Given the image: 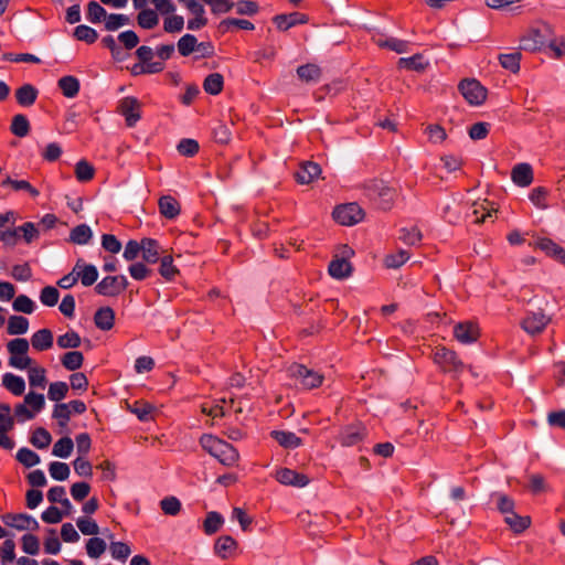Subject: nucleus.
Returning a JSON list of instances; mask_svg holds the SVG:
<instances>
[{"label": "nucleus", "mask_w": 565, "mask_h": 565, "mask_svg": "<svg viewBox=\"0 0 565 565\" xmlns=\"http://www.w3.org/2000/svg\"><path fill=\"white\" fill-rule=\"evenodd\" d=\"M119 113L125 117L126 125L134 127L141 118V104L135 97H125L119 103Z\"/></svg>", "instance_id": "9"}, {"label": "nucleus", "mask_w": 565, "mask_h": 565, "mask_svg": "<svg viewBox=\"0 0 565 565\" xmlns=\"http://www.w3.org/2000/svg\"><path fill=\"white\" fill-rule=\"evenodd\" d=\"M433 360L446 373L459 374L463 370V363L459 360L457 353L446 347H436Z\"/></svg>", "instance_id": "3"}, {"label": "nucleus", "mask_w": 565, "mask_h": 565, "mask_svg": "<svg viewBox=\"0 0 565 565\" xmlns=\"http://www.w3.org/2000/svg\"><path fill=\"white\" fill-rule=\"evenodd\" d=\"M458 88L470 105H481L487 98V89L476 79H463Z\"/></svg>", "instance_id": "7"}, {"label": "nucleus", "mask_w": 565, "mask_h": 565, "mask_svg": "<svg viewBox=\"0 0 565 565\" xmlns=\"http://www.w3.org/2000/svg\"><path fill=\"white\" fill-rule=\"evenodd\" d=\"M232 26H236V28H239L242 30H253L254 29V24L248 21V20H245V19H225L223 21L220 22L218 24V30L223 33L225 32H228Z\"/></svg>", "instance_id": "47"}, {"label": "nucleus", "mask_w": 565, "mask_h": 565, "mask_svg": "<svg viewBox=\"0 0 565 565\" xmlns=\"http://www.w3.org/2000/svg\"><path fill=\"white\" fill-rule=\"evenodd\" d=\"M95 173L94 167L86 160H81L76 163L75 175L81 182H87L93 179Z\"/></svg>", "instance_id": "51"}, {"label": "nucleus", "mask_w": 565, "mask_h": 565, "mask_svg": "<svg viewBox=\"0 0 565 565\" xmlns=\"http://www.w3.org/2000/svg\"><path fill=\"white\" fill-rule=\"evenodd\" d=\"M550 28L544 25L542 29H532L521 38V47L527 51H536L545 44V32Z\"/></svg>", "instance_id": "17"}, {"label": "nucleus", "mask_w": 565, "mask_h": 565, "mask_svg": "<svg viewBox=\"0 0 565 565\" xmlns=\"http://www.w3.org/2000/svg\"><path fill=\"white\" fill-rule=\"evenodd\" d=\"M28 370L30 385L44 388L46 383L45 369L42 366H31Z\"/></svg>", "instance_id": "52"}, {"label": "nucleus", "mask_w": 565, "mask_h": 565, "mask_svg": "<svg viewBox=\"0 0 565 565\" xmlns=\"http://www.w3.org/2000/svg\"><path fill=\"white\" fill-rule=\"evenodd\" d=\"M52 441L50 433L45 428H36L31 437V444L39 448L44 449L49 447Z\"/></svg>", "instance_id": "53"}, {"label": "nucleus", "mask_w": 565, "mask_h": 565, "mask_svg": "<svg viewBox=\"0 0 565 565\" xmlns=\"http://www.w3.org/2000/svg\"><path fill=\"white\" fill-rule=\"evenodd\" d=\"M61 362L66 370L75 371L83 365L84 356L79 351H70L62 356Z\"/></svg>", "instance_id": "40"}, {"label": "nucleus", "mask_w": 565, "mask_h": 565, "mask_svg": "<svg viewBox=\"0 0 565 565\" xmlns=\"http://www.w3.org/2000/svg\"><path fill=\"white\" fill-rule=\"evenodd\" d=\"M78 280L85 287L92 286L98 278V270L94 265H86L82 259H78L74 266Z\"/></svg>", "instance_id": "20"}, {"label": "nucleus", "mask_w": 565, "mask_h": 565, "mask_svg": "<svg viewBox=\"0 0 565 565\" xmlns=\"http://www.w3.org/2000/svg\"><path fill=\"white\" fill-rule=\"evenodd\" d=\"M73 467L75 472L81 477L90 478L93 476V466L84 456L77 457L73 461Z\"/></svg>", "instance_id": "64"}, {"label": "nucleus", "mask_w": 565, "mask_h": 565, "mask_svg": "<svg viewBox=\"0 0 565 565\" xmlns=\"http://www.w3.org/2000/svg\"><path fill=\"white\" fill-rule=\"evenodd\" d=\"M87 19L92 23H98L103 19L106 21L107 12L98 2L90 1L87 6Z\"/></svg>", "instance_id": "56"}, {"label": "nucleus", "mask_w": 565, "mask_h": 565, "mask_svg": "<svg viewBox=\"0 0 565 565\" xmlns=\"http://www.w3.org/2000/svg\"><path fill=\"white\" fill-rule=\"evenodd\" d=\"M93 236L92 230L86 224H81L75 226L70 234V239L72 243L77 245L87 244Z\"/></svg>", "instance_id": "37"}, {"label": "nucleus", "mask_w": 565, "mask_h": 565, "mask_svg": "<svg viewBox=\"0 0 565 565\" xmlns=\"http://www.w3.org/2000/svg\"><path fill=\"white\" fill-rule=\"evenodd\" d=\"M160 213L167 218H174L180 214V204L171 195H163L159 199Z\"/></svg>", "instance_id": "28"}, {"label": "nucleus", "mask_w": 565, "mask_h": 565, "mask_svg": "<svg viewBox=\"0 0 565 565\" xmlns=\"http://www.w3.org/2000/svg\"><path fill=\"white\" fill-rule=\"evenodd\" d=\"M332 215L339 224L352 226L364 218V211L356 203H348L337 206Z\"/></svg>", "instance_id": "4"}, {"label": "nucleus", "mask_w": 565, "mask_h": 565, "mask_svg": "<svg viewBox=\"0 0 565 565\" xmlns=\"http://www.w3.org/2000/svg\"><path fill=\"white\" fill-rule=\"evenodd\" d=\"M159 273L167 280L174 279L179 274L178 268L173 265V258L171 255L161 257Z\"/></svg>", "instance_id": "43"}, {"label": "nucleus", "mask_w": 565, "mask_h": 565, "mask_svg": "<svg viewBox=\"0 0 565 565\" xmlns=\"http://www.w3.org/2000/svg\"><path fill=\"white\" fill-rule=\"evenodd\" d=\"M297 75L303 83H317L320 81L322 71L317 64H305L297 68Z\"/></svg>", "instance_id": "26"}, {"label": "nucleus", "mask_w": 565, "mask_h": 565, "mask_svg": "<svg viewBox=\"0 0 565 565\" xmlns=\"http://www.w3.org/2000/svg\"><path fill=\"white\" fill-rule=\"evenodd\" d=\"M276 480L284 486L303 488L309 483V478L289 468H280L276 471Z\"/></svg>", "instance_id": "15"}, {"label": "nucleus", "mask_w": 565, "mask_h": 565, "mask_svg": "<svg viewBox=\"0 0 565 565\" xmlns=\"http://www.w3.org/2000/svg\"><path fill=\"white\" fill-rule=\"evenodd\" d=\"M74 36L78 41H84V42L90 44L97 40L98 34L93 28L82 24V25H78L75 28Z\"/></svg>", "instance_id": "57"}, {"label": "nucleus", "mask_w": 565, "mask_h": 565, "mask_svg": "<svg viewBox=\"0 0 565 565\" xmlns=\"http://www.w3.org/2000/svg\"><path fill=\"white\" fill-rule=\"evenodd\" d=\"M224 78L220 73L207 75L203 82L204 90L210 95H218L223 90Z\"/></svg>", "instance_id": "34"}, {"label": "nucleus", "mask_w": 565, "mask_h": 565, "mask_svg": "<svg viewBox=\"0 0 565 565\" xmlns=\"http://www.w3.org/2000/svg\"><path fill=\"white\" fill-rule=\"evenodd\" d=\"M31 344L36 351H46L53 347V333L50 329H41L31 337Z\"/></svg>", "instance_id": "25"}, {"label": "nucleus", "mask_w": 565, "mask_h": 565, "mask_svg": "<svg viewBox=\"0 0 565 565\" xmlns=\"http://www.w3.org/2000/svg\"><path fill=\"white\" fill-rule=\"evenodd\" d=\"M238 543L231 535L220 536L214 544V553L222 559H227L236 554Z\"/></svg>", "instance_id": "19"}, {"label": "nucleus", "mask_w": 565, "mask_h": 565, "mask_svg": "<svg viewBox=\"0 0 565 565\" xmlns=\"http://www.w3.org/2000/svg\"><path fill=\"white\" fill-rule=\"evenodd\" d=\"M321 174V168L318 163L312 161L302 162L299 169L295 172L296 181L299 184H310Z\"/></svg>", "instance_id": "18"}, {"label": "nucleus", "mask_w": 565, "mask_h": 565, "mask_svg": "<svg viewBox=\"0 0 565 565\" xmlns=\"http://www.w3.org/2000/svg\"><path fill=\"white\" fill-rule=\"evenodd\" d=\"M50 475L53 479L63 481L70 477V467L65 462L53 461L49 467Z\"/></svg>", "instance_id": "55"}, {"label": "nucleus", "mask_w": 565, "mask_h": 565, "mask_svg": "<svg viewBox=\"0 0 565 565\" xmlns=\"http://www.w3.org/2000/svg\"><path fill=\"white\" fill-rule=\"evenodd\" d=\"M130 24L129 17L125 14H109L105 21V28L107 31H116L121 26Z\"/></svg>", "instance_id": "58"}, {"label": "nucleus", "mask_w": 565, "mask_h": 565, "mask_svg": "<svg viewBox=\"0 0 565 565\" xmlns=\"http://www.w3.org/2000/svg\"><path fill=\"white\" fill-rule=\"evenodd\" d=\"M137 23L142 29H153L159 23V15L156 10L143 9L137 15Z\"/></svg>", "instance_id": "36"}, {"label": "nucleus", "mask_w": 565, "mask_h": 565, "mask_svg": "<svg viewBox=\"0 0 565 565\" xmlns=\"http://www.w3.org/2000/svg\"><path fill=\"white\" fill-rule=\"evenodd\" d=\"M60 292L55 287L46 286L41 290L40 300L44 306L53 307L57 303Z\"/></svg>", "instance_id": "62"}, {"label": "nucleus", "mask_w": 565, "mask_h": 565, "mask_svg": "<svg viewBox=\"0 0 565 565\" xmlns=\"http://www.w3.org/2000/svg\"><path fill=\"white\" fill-rule=\"evenodd\" d=\"M11 131L17 137H25L30 131V124L24 115H15L12 119Z\"/></svg>", "instance_id": "49"}, {"label": "nucleus", "mask_w": 565, "mask_h": 565, "mask_svg": "<svg viewBox=\"0 0 565 565\" xmlns=\"http://www.w3.org/2000/svg\"><path fill=\"white\" fill-rule=\"evenodd\" d=\"M57 85L63 95L67 98L75 97L79 92V81L72 75L61 77Z\"/></svg>", "instance_id": "31"}, {"label": "nucleus", "mask_w": 565, "mask_h": 565, "mask_svg": "<svg viewBox=\"0 0 565 565\" xmlns=\"http://www.w3.org/2000/svg\"><path fill=\"white\" fill-rule=\"evenodd\" d=\"M504 521L514 533H521V532L525 531L531 524L530 516H527V515L522 516V515L516 514L515 512L510 513L507 516H504Z\"/></svg>", "instance_id": "35"}, {"label": "nucleus", "mask_w": 565, "mask_h": 565, "mask_svg": "<svg viewBox=\"0 0 565 565\" xmlns=\"http://www.w3.org/2000/svg\"><path fill=\"white\" fill-rule=\"evenodd\" d=\"M521 57L522 54L518 51H514L511 53L500 54L499 62L504 70L510 71L513 74H516L520 71Z\"/></svg>", "instance_id": "33"}, {"label": "nucleus", "mask_w": 565, "mask_h": 565, "mask_svg": "<svg viewBox=\"0 0 565 565\" xmlns=\"http://www.w3.org/2000/svg\"><path fill=\"white\" fill-rule=\"evenodd\" d=\"M2 521L6 525L19 531H36L40 526L33 516L24 513H7L2 515Z\"/></svg>", "instance_id": "11"}, {"label": "nucleus", "mask_w": 565, "mask_h": 565, "mask_svg": "<svg viewBox=\"0 0 565 565\" xmlns=\"http://www.w3.org/2000/svg\"><path fill=\"white\" fill-rule=\"evenodd\" d=\"M7 348L10 355H26L30 344L26 339L15 338L8 343Z\"/></svg>", "instance_id": "61"}, {"label": "nucleus", "mask_w": 565, "mask_h": 565, "mask_svg": "<svg viewBox=\"0 0 565 565\" xmlns=\"http://www.w3.org/2000/svg\"><path fill=\"white\" fill-rule=\"evenodd\" d=\"M2 385L17 396L22 395L25 390L24 380L12 373H6L3 375Z\"/></svg>", "instance_id": "32"}, {"label": "nucleus", "mask_w": 565, "mask_h": 565, "mask_svg": "<svg viewBox=\"0 0 565 565\" xmlns=\"http://www.w3.org/2000/svg\"><path fill=\"white\" fill-rule=\"evenodd\" d=\"M141 254L145 262L154 264L160 256V247L157 241L152 238L141 239Z\"/></svg>", "instance_id": "27"}, {"label": "nucleus", "mask_w": 565, "mask_h": 565, "mask_svg": "<svg viewBox=\"0 0 565 565\" xmlns=\"http://www.w3.org/2000/svg\"><path fill=\"white\" fill-rule=\"evenodd\" d=\"M95 326L104 331H108L115 323V311L110 307L99 308L94 316Z\"/></svg>", "instance_id": "23"}, {"label": "nucleus", "mask_w": 565, "mask_h": 565, "mask_svg": "<svg viewBox=\"0 0 565 565\" xmlns=\"http://www.w3.org/2000/svg\"><path fill=\"white\" fill-rule=\"evenodd\" d=\"M367 194L383 210L390 209L395 198V191L383 181H372L367 185Z\"/></svg>", "instance_id": "5"}, {"label": "nucleus", "mask_w": 565, "mask_h": 565, "mask_svg": "<svg viewBox=\"0 0 565 565\" xmlns=\"http://www.w3.org/2000/svg\"><path fill=\"white\" fill-rule=\"evenodd\" d=\"M398 66L407 70L422 72L428 66L422 54H415L411 57H402L398 60Z\"/></svg>", "instance_id": "39"}, {"label": "nucleus", "mask_w": 565, "mask_h": 565, "mask_svg": "<svg viewBox=\"0 0 565 565\" xmlns=\"http://www.w3.org/2000/svg\"><path fill=\"white\" fill-rule=\"evenodd\" d=\"M531 245L541 249L556 262L565 264V249L551 238L539 237Z\"/></svg>", "instance_id": "14"}, {"label": "nucleus", "mask_w": 565, "mask_h": 565, "mask_svg": "<svg viewBox=\"0 0 565 565\" xmlns=\"http://www.w3.org/2000/svg\"><path fill=\"white\" fill-rule=\"evenodd\" d=\"M200 444L204 450L224 466H235L239 459L238 451L231 444L214 436L203 435L200 439Z\"/></svg>", "instance_id": "1"}, {"label": "nucleus", "mask_w": 565, "mask_h": 565, "mask_svg": "<svg viewBox=\"0 0 565 565\" xmlns=\"http://www.w3.org/2000/svg\"><path fill=\"white\" fill-rule=\"evenodd\" d=\"M513 182L520 186H527L533 181V171L529 163L516 164L511 172Z\"/></svg>", "instance_id": "21"}, {"label": "nucleus", "mask_w": 565, "mask_h": 565, "mask_svg": "<svg viewBox=\"0 0 565 565\" xmlns=\"http://www.w3.org/2000/svg\"><path fill=\"white\" fill-rule=\"evenodd\" d=\"M196 38L192 34H185L178 41V50L182 56H188L194 52L196 46Z\"/></svg>", "instance_id": "59"}, {"label": "nucleus", "mask_w": 565, "mask_h": 565, "mask_svg": "<svg viewBox=\"0 0 565 565\" xmlns=\"http://www.w3.org/2000/svg\"><path fill=\"white\" fill-rule=\"evenodd\" d=\"M128 280L124 275L106 276L95 287L97 294L107 297H115L126 290Z\"/></svg>", "instance_id": "6"}, {"label": "nucleus", "mask_w": 565, "mask_h": 565, "mask_svg": "<svg viewBox=\"0 0 565 565\" xmlns=\"http://www.w3.org/2000/svg\"><path fill=\"white\" fill-rule=\"evenodd\" d=\"M425 134L429 141L435 145L444 142L447 138L446 130L439 125H428L425 128Z\"/></svg>", "instance_id": "60"}, {"label": "nucleus", "mask_w": 565, "mask_h": 565, "mask_svg": "<svg viewBox=\"0 0 565 565\" xmlns=\"http://www.w3.org/2000/svg\"><path fill=\"white\" fill-rule=\"evenodd\" d=\"M497 209L493 203L488 200L476 201L472 204V215L475 216L473 222L477 224L486 222L487 217H491L492 213H495Z\"/></svg>", "instance_id": "22"}, {"label": "nucleus", "mask_w": 565, "mask_h": 565, "mask_svg": "<svg viewBox=\"0 0 565 565\" xmlns=\"http://www.w3.org/2000/svg\"><path fill=\"white\" fill-rule=\"evenodd\" d=\"M38 89L31 84H24L15 90L17 102L21 106H31L35 103Z\"/></svg>", "instance_id": "30"}, {"label": "nucleus", "mask_w": 565, "mask_h": 565, "mask_svg": "<svg viewBox=\"0 0 565 565\" xmlns=\"http://www.w3.org/2000/svg\"><path fill=\"white\" fill-rule=\"evenodd\" d=\"M399 233V239L408 246L418 245L423 238L422 232L415 226L402 228Z\"/></svg>", "instance_id": "48"}, {"label": "nucleus", "mask_w": 565, "mask_h": 565, "mask_svg": "<svg viewBox=\"0 0 565 565\" xmlns=\"http://www.w3.org/2000/svg\"><path fill=\"white\" fill-rule=\"evenodd\" d=\"M366 436V428L362 423H354L345 426L339 436V439L344 447H350L359 444Z\"/></svg>", "instance_id": "12"}, {"label": "nucleus", "mask_w": 565, "mask_h": 565, "mask_svg": "<svg viewBox=\"0 0 565 565\" xmlns=\"http://www.w3.org/2000/svg\"><path fill=\"white\" fill-rule=\"evenodd\" d=\"M373 41L375 42V44L377 46L390 49L396 53H404L407 51V47H408L407 41L398 40L395 38H388V39L373 38Z\"/></svg>", "instance_id": "38"}, {"label": "nucleus", "mask_w": 565, "mask_h": 565, "mask_svg": "<svg viewBox=\"0 0 565 565\" xmlns=\"http://www.w3.org/2000/svg\"><path fill=\"white\" fill-rule=\"evenodd\" d=\"M194 17L188 21V29L200 30L207 24L205 9L198 0H178Z\"/></svg>", "instance_id": "10"}, {"label": "nucleus", "mask_w": 565, "mask_h": 565, "mask_svg": "<svg viewBox=\"0 0 565 565\" xmlns=\"http://www.w3.org/2000/svg\"><path fill=\"white\" fill-rule=\"evenodd\" d=\"M411 255L407 250L399 249L396 253L390 254L384 258V264L387 268L396 269L404 265Z\"/></svg>", "instance_id": "45"}, {"label": "nucleus", "mask_w": 565, "mask_h": 565, "mask_svg": "<svg viewBox=\"0 0 565 565\" xmlns=\"http://www.w3.org/2000/svg\"><path fill=\"white\" fill-rule=\"evenodd\" d=\"M343 257H335L331 260L328 271L331 277L335 279H345L352 274V265L348 257L353 255V249L349 246H343Z\"/></svg>", "instance_id": "8"}, {"label": "nucleus", "mask_w": 565, "mask_h": 565, "mask_svg": "<svg viewBox=\"0 0 565 565\" xmlns=\"http://www.w3.org/2000/svg\"><path fill=\"white\" fill-rule=\"evenodd\" d=\"M107 548L106 542L99 537H92L86 543V552L90 558L100 557Z\"/></svg>", "instance_id": "46"}, {"label": "nucleus", "mask_w": 565, "mask_h": 565, "mask_svg": "<svg viewBox=\"0 0 565 565\" xmlns=\"http://www.w3.org/2000/svg\"><path fill=\"white\" fill-rule=\"evenodd\" d=\"M548 322L550 318L543 312H531L523 319L521 327L525 332L536 334L541 333Z\"/></svg>", "instance_id": "16"}, {"label": "nucleus", "mask_w": 565, "mask_h": 565, "mask_svg": "<svg viewBox=\"0 0 565 565\" xmlns=\"http://www.w3.org/2000/svg\"><path fill=\"white\" fill-rule=\"evenodd\" d=\"M480 331L471 321L459 322L454 327V337L462 344H470L479 339Z\"/></svg>", "instance_id": "13"}, {"label": "nucleus", "mask_w": 565, "mask_h": 565, "mask_svg": "<svg viewBox=\"0 0 565 565\" xmlns=\"http://www.w3.org/2000/svg\"><path fill=\"white\" fill-rule=\"evenodd\" d=\"M57 345L61 349H76L81 345V337L75 331H68L57 338Z\"/></svg>", "instance_id": "50"}, {"label": "nucleus", "mask_w": 565, "mask_h": 565, "mask_svg": "<svg viewBox=\"0 0 565 565\" xmlns=\"http://www.w3.org/2000/svg\"><path fill=\"white\" fill-rule=\"evenodd\" d=\"M307 20V17L299 12H294L290 14H280L274 18L276 26L281 31H286L297 24L306 23Z\"/></svg>", "instance_id": "24"}, {"label": "nucleus", "mask_w": 565, "mask_h": 565, "mask_svg": "<svg viewBox=\"0 0 565 565\" xmlns=\"http://www.w3.org/2000/svg\"><path fill=\"white\" fill-rule=\"evenodd\" d=\"M76 525L84 535H97L99 533L98 524L90 518L77 519Z\"/></svg>", "instance_id": "63"}, {"label": "nucleus", "mask_w": 565, "mask_h": 565, "mask_svg": "<svg viewBox=\"0 0 565 565\" xmlns=\"http://www.w3.org/2000/svg\"><path fill=\"white\" fill-rule=\"evenodd\" d=\"M270 435L284 448L294 449L301 445V439L291 431L273 430Z\"/></svg>", "instance_id": "29"}, {"label": "nucleus", "mask_w": 565, "mask_h": 565, "mask_svg": "<svg viewBox=\"0 0 565 565\" xmlns=\"http://www.w3.org/2000/svg\"><path fill=\"white\" fill-rule=\"evenodd\" d=\"M223 523V516L218 512H209L203 523L204 532L209 535L214 534L221 529Z\"/></svg>", "instance_id": "41"}, {"label": "nucleus", "mask_w": 565, "mask_h": 565, "mask_svg": "<svg viewBox=\"0 0 565 565\" xmlns=\"http://www.w3.org/2000/svg\"><path fill=\"white\" fill-rule=\"evenodd\" d=\"M73 448V440L70 437H63L54 444L52 454L60 458H67L72 454Z\"/></svg>", "instance_id": "44"}, {"label": "nucleus", "mask_w": 565, "mask_h": 565, "mask_svg": "<svg viewBox=\"0 0 565 565\" xmlns=\"http://www.w3.org/2000/svg\"><path fill=\"white\" fill-rule=\"evenodd\" d=\"M17 460L26 468H30L40 462V457L36 452L29 448H21L17 452Z\"/></svg>", "instance_id": "54"}, {"label": "nucleus", "mask_w": 565, "mask_h": 565, "mask_svg": "<svg viewBox=\"0 0 565 565\" xmlns=\"http://www.w3.org/2000/svg\"><path fill=\"white\" fill-rule=\"evenodd\" d=\"M29 329V320L22 316H11L8 321L9 334H24Z\"/></svg>", "instance_id": "42"}, {"label": "nucleus", "mask_w": 565, "mask_h": 565, "mask_svg": "<svg viewBox=\"0 0 565 565\" xmlns=\"http://www.w3.org/2000/svg\"><path fill=\"white\" fill-rule=\"evenodd\" d=\"M289 375L305 390H312L319 387L324 376L302 364H292L288 369Z\"/></svg>", "instance_id": "2"}]
</instances>
